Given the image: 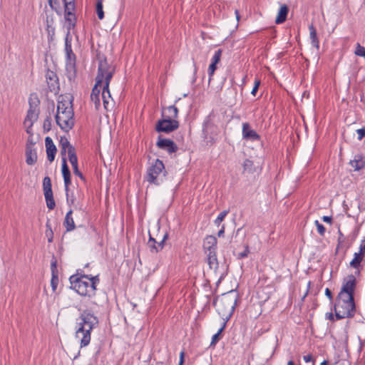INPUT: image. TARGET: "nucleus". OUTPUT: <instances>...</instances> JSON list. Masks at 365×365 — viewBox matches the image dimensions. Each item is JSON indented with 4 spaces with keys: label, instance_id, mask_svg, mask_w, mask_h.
<instances>
[{
    "label": "nucleus",
    "instance_id": "f257e3e1",
    "mask_svg": "<svg viewBox=\"0 0 365 365\" xmlns=\"http://www.w3.org/2000/svg\"><path fill=\"white\" fill-rule=\"evenodd\" d=\"M98 324V317L90 311L85 310L81 314L76 324V337L80 339L81 347L89 344L91 332Z\"/></svg>",
    "mask_w": 365,
    "mask_h": 365
},
{
    "label": "nucleus",
    "instance_id": "f03ea898",
    "mask_svg": "<svg viewBox=\"0 0 365 365\" xmlns=\"http://www.w3.org/2000/svg\"><path fill=\"white\" fill-rule=\"evenodd\" d=\"M70 281L73 289L81 296H93L95 294L96 284L99 279L97 276L82 275L80 277L71 276Z\"/></svg>",
    "mask_w": 365,
    "mask_h": 365
},
{
    "label": "nucleus",
    "instance_id": "7ed1b4c3",
    "mask_svg": "<svg viewBox=\"0 0 365 365\" xmlns=\"http://www.w3.org/2000/svg\"><path fill=\"white\" fill-rule=\"evenodd\" d=\"M334 311L337 319L352 317L355 312L354 297L338 295Z\"/></svg>",
    "mask_w": 365,
    "mask_h": 365
},
{
    "label": "nucleus",
    "instance_id": "20e7f679",
    "mask_svg": "<svg viewBox=\"0 0 365 365\" xmlns=\"http://www.w3.org/2000/svg\"><path fill=\"white\" fill-rule=\"evenodd\" d=\"M166 171L162 160L156 159L147 170L145 179L150 184L160 185L165 180Z\"/></svg>",
    "mask_w": 365,
    "mask_h": 365
},
{
    "label": "nucleus",
    "instance_id": "39448f33",
    "mask_svg": "<svg viewBox=\"0 0 365 365\" xmlns=\"http://www.w3.org/2000/svg\"><path fill=\"white\" fill-rule=\"evenodd\" d=\"M237 300V294L234 291H231L223 294L218 302L214 301L213 304L217 307V309L220 314L231 316L235 310Z\"/></svg>",
    "mask_w": 365,
    "mask_h": 365
},
{
    "label": "nucleus",
    "instance_id": "423d86ee",
    "mask_svg": "<svg viewBox=\"0 0 365 365\" xmlns=\"http://www.w3.org/2000/svg\"><path fill=\"white\" fill-rule=\"evenodd\" d=\"M112 65L109 64L106 59L100 60L98 67V73L96 77V83L92 89L91 96H100L102 84L106 83V75L112 68Z\"/></svg>",
    "mask_w": 365,
    "mask_h": 365
},
{
    "label": "nucleus",
    "instance_id": "0eeeda50",
    "mask_svg": "<svg viewBox=\"0 0 365 365\" xmlns=\"http://www.w3.org/2000/svg\"><path fill=\"white\" fill-rule=\"evenodd\" d=\"M29 109L28 110L26 117L24 120V125L28 127L27 133H29V128L33 125L34 123L37 120L39 109V100L36 96L31 95L29 98Z\"/></svg>",
    "mask_w": 365,
    "mask_h": 365
},
{
    "label": "nucleus",
    "instance_id": "6e6552de",
    "mask_svg": "<svg viewBox=\"0 0 365 365\" xmlns=\"http://www.w3.org/2000/svg\"><path fill=\"white\" fill-rule=\"evenodd\" d=\"M73 115V110H66L65 112L61 111V113H56L55 117L56 123L61 130L68 132L74 125Z\"/></svg>",
    "mask_w": 365,
    "mask_h": 365
},
{
    "label": "nucleus",
    "instance_id": "1a4fd4ad",
    "mask_svg": "<svg viewBox=\"0 0 365 365\" xmlns=\"http://www.w3.org/2000/svg\"><path fill=\"white\" fill-rule=\"evenodd\" d=\"M115 73V67L113 66L112 68H110V71L106 75V83L103 84L102 88V94L101 97L103 99V106L106 110H109V107H113V98H111V95L109 91V84L113 76Z\"/></svg>",
    "mask_w": 365,
    "mask_h": 365
},
{
    "label": "nucleus",
    "instance_id": "9d476101",
    "mask_svg": "<svg viewBox=\"0 0 365 365\" xmlns=\"http://www.w3.org/2000/svg\"><path fill=\"white\" fill-rule=\"evenodd\" d=\"M76 56L73 52L66 53V75L69 81H72L76 76Z\"/></svg>",
    "mask_w": 365,
    "mask_h": 365
},
{
    "label": "nucleus",
    "instance_id": "9b49d317",
    "mask_svg": "<svg viewBox=\"0 0 365 365\" xmlns=\"http://www.w3.org/2000/svg\"><path fill=\"white\" fill-rule=\"evenodd\" d=\"M179 127V122L175 119L165 118L162 120H159L156 124V131L160 133H170Z\"/></svg>",
    "mask_w": 365,
    "mask_h": 365
},
{
    "label": "nucleus",
    "instance_id": "f8f14e48",
    "mask_svg": "<svg viewBox=\"0 0 365 365\" xmlns=\"http://www.w3.org/2000/svg\"><path fill=\"white\" fill-rule=\"evenodd\" d=\"M43 189L47 207L49 210L54 209L56 203L53 196L51 180L49 177H45L43 180Z\"/></svg>",
    "mask_w": 365,
    "mask_h": 365
},
{
    "label": "nucleus",
    "instance_id": "ddd939ff",
    "mask_svg": "<svg viewBox=\"0 0 365 365\" xmlns=\"http://www.w3.org/2000/svg\"><path fill=\"white\" fill-rule=\"evenodd\" d=\"M356 287V278L353 274L347 276L343 282L341 289L339 294V296L352 297H354V292Z\"/></svg>",
    "mask_w": 365,
    "mask_h": 365
},
{
    "label": "nucleus",
    "instance_id": "4468645a",
    "mask_svg": "<svg viewBox=\"0 0 365 365\" xmlns=\"http://www.w3.org/2000/svg\"><path fill=\"white\" fill-rule=\"evenodd\" d=\"M156 145L158 148L167 151L169 154L175 153L178 150V146L173 140L168 138L158 137Z\"/></svg>",
    "mask_w": 365,
    "mask_h": 365
},
{
    "label": "nucleus",
    "instance_id": "2eb2a0df",
    "mask_svg": "<svg viewBox=\"0 0 365 365\" xmlns=\"http://www.w3.org/2000/svg\"><path fill=\"white\" fill-rule=\"evenodd\" d=\"M72 101L73 99L71 96H60L57 103V113H61V111L65 112L66 110H73Z\"/></svg>",
    "mask_w": 365,
    "mask_h": 365
},
{
    "label": "nucleus",
    "instance_id": "dca6fc26",
    "mask_svg": "<svg viewBox=\"0 0 365 365\" xmlns=\"http://www.w3.org/2000/svg\"><path fill=\"white\" fill-rule=\"evenodd\" d=\"M222 50L218 49L215 51V53L211 59V63L209 66L207 72L209 75V81L211 80L212 77L214 75L215 71L217 69V64L220 63L221 56H222Z\"/></svg>",
    "mask_w": 365,
    "mask_h": 365
},
{
    "label": "nucleus",
    "instance_id": "f3484780",
    "mask_svg": "<svg viewBox=\"0 0 365 365\" xmlns=\"http://www.w3.org/2000/svg\"><path fill=\"white\" fill-rule=\"evenodd\" d=\"M62 175H63V180H64L66 194V196L68 197V187L71 185V173H70L68 166L67 165L66 158H62Z\"/></svg>",
    "mask_w": 365,
    "mask_h": 365
},
{
    "label": "nucleus",
    "instance_id": "a211bd4d",
    "mask_svg": "<svg viewBox=\"0 0 365 365\" xmlns=\"http://www.w3.org/2000/svg\"><path fill=\"white\" fill-rule=\"evenodd\" d=\"M242 136L244 139L252 141L257 140L260 138L256 131L251 129L248 123H244L242 124Z\"/></svg>",
    "mask_w": 365,
    "mask_h": 365
},
{
    "label": "nucleus",
    "instance_id": "6ab92c4d",
    "mask_svg": "<svg viewBox=\"0 0 365 365\" xmlns=\"http://www.w3.org/2000/svg\"><path fill=\"white\" fill-rule=\"evenodd\" d=\"M45 145L46 149L47 158L49 162H53L54 160L57 149L53 142V140L50 137L46 138Z\"/></svg>",
    "mask_w": 365,
    "mask_h": 365
},
{
    "label": "nucleus",
    "instance_id": "aec40b11",
    "mask_svg": "<svg viewBox=\"0 0 365 365\" xmlns=\"http://www.w3.org/2000/svg\"><path fill=\"white\" fill-rule=\"evenodd\" d=\"M26 163L32 165L35 164L37 161V153L36 148L33 146V145L26 144Z\"/></svg>",
    "mask_w": 365,
    "mask_h": 365
},
{
    "label": "nucleus",
    "instance_id": "412c9836",
    "mask_svg": "<svg viewBox=\"0 0 365 365\" xmlns=\"http://www.w3.org/2000/svg\"><path fill=\"white\" fill-rule=\"evenodd\" d=\"M46 79L51 91H56L58 88V78L56 73L48 71L46 74Z\"/></svg>",
    "mask_w": 365,
    "mask_h": 365
},
{
    "label": "nucleus",
    "instance_id": "4be33fe9",
    "mask_svg": "<svg viewBox=\"0 0 365 365\" xmlns=\"http://www.w3.org/2000/svg\"><path fill=\"white\" fill-rule=\"evenodd\" d=\"M203 248L205 253L216 252L217 250V238L214 236H207L203 243Z\"/></svg>",
    "mask_w": 365,
    "mask_h": 365
},
{
    "label": "nucleus",
    "instance_id": "5701e85b",
    "mask_svg": "<svg viewBox=\"0 0 365 365\" xmlns=\"http://www.w3.org/2000/svg\"><path fill=\"white\" fill-rule=\"evenodd\" d=\"M207 262L211 269H213L215 272L217 270L219 267V263L217 258L216 252L212 251V252H207Z\"/></svg>",
    "mask_w": 365,
    "mask_h": 365
},
{
    "label": "nucleus",
    "instance_id": "b1692460",
    "mask_svg": "<svg viewBox=\"0 0 365 365\" xmlns=\"http://www.w3.org/2000/svg\"><path fill=\"white\" fill-rule=\"evenodd\" d=\"M73 211L70 210L66 215L63 225L67 232H71L75 229V223L72 217Z\"/></svg>",
    "mask_w": 365,
    "mask_h": 365
},
{
    "label": "nucleus",
    "instance_id": "393cba45",
    "mask_svg": "<svg viewBox=\"0 0 365 365\" xmlns=\"http://www.w3.org/2000/svg\"><path fill=\"white\" fill-rule=\"evenodd\" d=\"M289 11L288 6L285 4L281 6L277 16L275 19V23L277 24H282L285 21Z\"/></svg>",
    "mask_w": 365,
    "mask_h": 365
},
{
    "label": "nucleus",
    "instance_id": "a878e982",
    "mask_svg": "<svg viewBox=\"0 0 365 365\" xmlns=\"http://www.w3.org/2000/svg\"><path fill=\"white\" fill-rule=\"evenodd\" d=\"M350 165L355 170H359L365 166V160L360 155H356L354 158L350 161Z\"/></svg>",
    "mask_w": 365,
    "mask_h": 365
},
{
    "label": "nucleus",
    "instance_id": "bb28decb",
    "mask_svg": "<svg viewBox=\"0 0 365 365\" xmlns=\"http://www.w3.org/2000/svg\"><path fill=\"white\" fill-rule=\"evenodd\" d=\"M69 161L72 165L73 173L78 176L81 179L84 180L83 174L79 171L78 167V158L76 154H71V156L68 158Z\"/></svg>",
    "mask_w": 365,
    "mask_h": 365
},
{
    "label": "nucleus",
    "instance_id": "cd10ccee",
    "mask_svg": "<svg viewBox=\"0 0 365 365\" xmlns=\"http://www.w3.org/2000/svg\"><path fill=\"white\" fill-rule=\"evenodd\" d=\"M309 30L312 45L318 49L319 47V41L317 38V31L313 24L309 25Z\"/></svg>",
    "mask_w": 365,
    "mask_h": 365
},
{
    "label": "nucleus",
    "instance_id": "c85d7f7f",
    "mask_svg": "<svg viewBox=\"0 0 365 365\" xmlns=\"http://www.w3.org/2000/svg\"><path fill=\"white\" fill-rule=\"evenodd\" d=\"M60 146L61 148H67L68 149V158L71 156V154H76L75 148L73 145H71L70 142L66 137H61L60 140Z\"/></svg>",
    "mask_w": 365,
    "mask_h": 365
},
{
    "label": "nucleus",
    "instance_id": "c756f323",
    "mask_svg": "<svg viewBox=\"0 0 365 365\" xmlns=\"http://www.w3.org/2000/svg\"><path fill=\"white\" fill-rule=\"evenodd\" d=\"M65 20H66L68 31L70 32V30L73 29L76 26V16L74 14H70L69 16H68L67 14H65Z\"/></svg>",
    "mask_w": 365,
    "mask_h": 365
},
{
    "label": "nucleus",
    "instance_id": "7c9ffc66",
    "mask_svg": "<svg viewBox=\"0 0 365 365\" xmlns=\"http://www.w3.org/2000/svg\"><path fill=\"white\" fill-rule=\"evenodd\" d=\"M363 258L364 255L361 253L355 252L353 259L350 262V266L354 268H358Z\"/></svg>",
    "mask_w": 365,
    "mask_h": 365
},
{
    "label": "nucleus",
    "instance_id": "2f4dec72",
    "mask_svg": "<svg viewBox=\"0 0 365 365\" xmlns=\"http://www.w3.org/2000/svg\"><path fill=\"white\" fill-rule=\"evenodd\" d=\"M167 111L168 112V115H166L167 118L171 119H176L178 115V109L175 106H170L167 108Z\"/></svg>",
    "mask_w": 365,
    "mask_h": 365
},
{
    "label": "nucleus",
    "instance_id": "473e14b6",
    "mask_svg": "<svg viewBox=\"0 0 365 365\" xmlns=\"http://www.w3.org/2000/svg\"><path fill=\"white\" fill-rule=\"evenodd\" d=\"M64 7H65V14H67L68 16L70 14H73V11L75 9L74 1H63Z\"/></svg>",
    "mask_w": 365,
    "mask_h": 365
},
{
    "label": "nucleus",
    "instance_id": "72a5a7b5",
    "mask_svg": "<svg viewBox=\"0 0 365 365\" xmlns=\"http://www.w3.org/2000/svg\"><path fill=\"white\" fill-rule=\"evenodd\" d=\"M71 41H72V37L70 35V32L68 31L67 34L65 38V52L66 53H70L73 52L72 47H71Z\"/></svg>",
    "mask_w": 365,
    "mask_h": 365
},
{
    "label": "nucleus",
    "instance_id": "f704fd0d",
    "mask_svg": "<svg viewBox=\"0 0 365 365\" xmlns=\"http://www.w3.org/2000/svg\"><path fill=\"white\" fill-rule=\"evenodd\" d=\"M96 13L100 20H102L104 18L102 0H98L96 2Z\"/></svg>",
    "mask_w": 365,
    "mask_h": 365
},
{
    "label": "nucleus",
    "instance_id": "c9c22d12",
    "mask_svg": "<svg viewBox=\"0 0 365 365\" xmlns=\"http://www.w3.org/2000/svg\"><path fill=\"white\" fill-rule=\"evenodd\" d=\"M225 327V323L223 324V326L218 330V331L214 334L212 337V341H211V343H210V346H213V345H215L216 343L219 341L220 339V335L221 334V332L223 331L224 328Z\"/></svg>",
    "mask_w": 365,
    "mask_h": 365
},
{
    "label": "nucleus",
    "instance_id": "e433bc0d",
    "mask_svg": "<svg viewBox=\"0 0 365 365\" xmlns=\"http://www.w3.org/2000/svg\"><path fill=\"white\" fill-rule=\"evenodd\" d=\"M228 214V211L227 210H224L222 212H221L218 216L217 217V218L215 220V224L217 225V226H220V223L224 220V219L225 218V217L227 216V215Z\"/></svg>",
    "mask_w": 365,
    "mask_h": 365
},
{
    "label": "nucleus",
    "instance_id": "4c0bfd02",
    "mask_svg": "<svg viewBox=\"0 0 365 365\" xmlns=\"http://www.w3.org/2000/svg\"><path fill=\"white\" fill-rule=\"evenodd\" d=\"M156 244L157 242L155 241V240L151 236H150L148 245L150 248L151 252H158L159 251V249L157 247Z\"/></svg>",
    "mask_w": 365,
    "mask_h": 365
},
{
    "label": "nucleus",
    "instance_id": "58836bf2",
    "mask_svg": "<svg viewBox=\"0 0 365 365\" xmlns=\"http://www.w3.org/2000/svg\"><path fill=\"white\" fill-rule=\"evenodd\" d=\"M354 53L358 56H361L365 58V48L361 46L359 43L356 44V48Z\"/></svg>",
    "mask_w": 365,
    "mask_h": 365
},
{
    "label": "nucleus",
    "instance_id": "ea45409f",
    "mask_svg": "<svg viewBox=\"0 0 365 365\" xmlns=\"http://www.w3.org/2000/svg\"><path fill=\"white\" fill-rule=\"evenodd\" d=\"M314 224L317 228V232L321 236H324L326 232L324 226L321 224L318 220H315Z\"/></svg>",
    "mask_w": 365,
    "mask_h": 365
},
{
    "label": "nucleus",
    "instance_id": "a19ab883",
    "mask_svg": "<svg viewBox=\"0 0 365 365\" xmlns=\"http://www.w3.org/2000/svg\"><path fill=\"white\" fill-rule=\"evenodd\" d=\"M58 277L56 274H52V277H51V287H52V289L53 291H56V288H57V286H58Z\"/></svg>",
    "mask_w": 365,
    "mask_h": 365
},
{
    "label": "nucleus",
    "instance_id": "79ce46f5",
    "mask_svg": "<svg viewBox=\"0 0 365 365\" xmlns=\"http://www.w3.org/2000/svg\"><path fill=\"white\" fill-rule=\"evenodd\" d=\"M252 167H253V163L252 161L248 160V159H246L245 161H244V163H243V168H244V171H249L250 172L252 169Z\"/></svg>",
    "mask_w": 365,
    "mask_h": 365
},
{
    "label": "nucleus",
    "instance_id": "37998d69",
    "mask_svg": "<svg viewBox=\"0 0 365 365\" xmlns=\"http://www.w3.org/2000/svg\"><path fill=\"white\" fill-rule=\"evenodd\" d=\"M249 253H250V249H249V246L247 245L245 246V250L243 252L237 254V259L245 258L248 256Z\"/></svg>",
    "mask_w": 365,
    "mask_h": 365
},
{
    "label": "nucleus",
    "instance_id": "c03bdc74",
    "mask_svg": "<svg viewBox=\"0 0 365 365\" xmlns=\"http://www.w3.org/2000/svg\"><path fill=\"white\" fill-rule=\"evenodd\" d=\"M91 99L95 105V108L98 110L101 106L100 96H91Z\"/></svg>",
    "mask_w": 365,
    "mask_h": 365
},
{
    "label": "nucleus",
    "instance_id": "a18cd8bd",
    "mask_svg": "<svg viewBox=\"0 0 365 365\" xmlns=\"http://www.w3.org/2000/svg\"><path fill=\"white\" fill-rule=\"evenodd\" d=\"M51 128V118L50 117H47L43 121V128L44 130L48 131Z\"/></svg>",
    "mask_w": 365,
    "mask_h": 365
},
{
    "label": "nucleus",
    "instance_id": "49530a36",
    "mask_svg": "<svg viewBox=\"0 0 365 365\" xmlns=\"http://www.w3.org/2000/svg\"><path fill=\"white\" fill-rule=\"evenodd\" d=\"M260 85V80L259 79H255V86L251 91V93L253 95V96H255L257 92V90H258V88Z\"/></svg>",
    "mask_w": 365,
    "mask_h": 365
},
{
    "label": "nucleus",
    "instance_id": "de8ad7c7",
    "mask_svg": "<svg viewBox=\"0 0 365 365\" xmlns=\"http://www.w3.org/2000/svg\"><path fill=\"white\" fill-rule=\"evenodd\" d=\"M46 31H47L48 36H51V38H52V37L55 34L54 26L53 25H48V26H46Z\"/></svg>",
    "mask_w": 365,
    "mask_h": 365
},
{
    "label": "nucleus",
    "instance_id": "09e8293b",
    "mask_svg": "<svg viewBox=\"0 0 365 365\" xmlns=\"http://www.w3.org/2000/svg\"><path fill=\"white\" fill-rule=\"evenodd\" d=\"M356 133L358 134V140H361L365 136V128H359L356 130Z\"/></svg>",
    "mask_w": 365,
    "mask_h": 365
},
{
    "label": "nucleus",
    "instance_id": "8fccbe9b",
    "mask_svg": "<svg viewBox=\"0 0 365 365\" xmlns=\"http://www.w3.org/2000/svg\"><path fill=\"white\" fill-rule=\"evenodd\" d=\"M358 253H361L362 255H364L365 253V238L361 240L359 246V251Z\"/></svg>",
    "mask_w": 365,
    "mask_h": 365
},
{
    "label": "nucleus",
    "instance_id": "3c124183",
    "mask_svg": "<svg viewBox=\"0 0 365 365\" xmlns=\"http://www.w3.org/2000/svg\"><path fill=\"white\" fill-rule=\"evenodd\" d=\"M167 238H168V235H165L163 236V240L160 242H157V244H158L157 247L159 249V250H161L163 248L165 240Z\"/></svg>",
    "mask_w": 365,
    "mask_h": 365
},
{
    "label": "nucleus",
    "instance_id": "603ef678",
    "mask_svg": "<svg viewBox=\"0 0 365 365\" xmlns=\"http://www.w3.org/2000/svg\"><path fill=\"white\" fill-rule=\"evenodd\" d=\"M242 229V227H240V228H238V229L236 230L235 233L232 236V238H231V240H230V243H232V242H233L234 239H235V238L237 237V235H238L240 234V232H241Z\"/></svg>",
    "mask_w": 365,
    "mask_h": 365
},
{
    "label": "nucleus",
    "instance_id": "864d4df0",
    "mask_svg": "<svg viewBox=\"0 0 365 365\" xmlns=\"http://www.w3.org/2000/svg\"><path fill=\"white\" fill-rule=\"evenodd\" d=\"M303 359L307 363L311 362V361H313V358H312V356L311 354H307V355L304 356Z\"/></svg>",
    "mask_w": 365,
    "mask_h": 365
},
{
    "label": "nucleus",
    "instance_id": "5fc2aeb1",
    "mask_svg": "<svg viewBox=\"0 0 365 365\" xmlns=\"http://www.w3.org/2000/svg\"><path fill=\"white\" fill-rule=\"evenodd\" d=\"M56 4V1H54V2H53V0H48V4H49L50 7H51L53 10L56 11L58 13V11L57 7H56V6H54V4Z\"/></svg>",
    "mask_w": 365,
    "mask_h": 365
},
{
    "label": "nucleus",
    "instance_id": "6e6d98bb",
    "mask_svg": "<svg viewBox=\"0 0 365 365\" xmlns=\"http://www.w3.org/2000/svg\"><path fill=\"white\" fill-rule=\"evenodd\" d=\"M185 352L182 351L180 354V361L178 365H182L184 363Z\"/></svg>",
    "mask_w": 365,
    "mask_h": 365
},
{
    "label": "nucleus",
    "instance_id": "4d7b16f0",
    "mask_svg": "<svg viewBox=\"0 0 365 365\" xmlns=\"http://www.w3.org/2000/svg\"><path fill=\"white\" fill-rule=\"evenodd\" d=\"M322 220L325 222L331 224L332 222V217L331 216H324Z\"/></svg>",
    "mask_w": 365,
    "mask_h": 365
},
{
    "label": "nucleus",
    "instance_id": "13d9d810",
    "mask_svg": "<svg viewBox=\"0 0 365 365\" xmlns=\"http://www.w3.org/2000/svg\"><path fill=\"white\" fill-rule=\"evenodd\" d=\"M46 26H48V25H53V19L52 17L47 16L46 19Z\"/></svg>",
    "mask_w": 365,
    "mask_h": 365
},
{
    "label": "nucleus",
    "instance_id": "bf43d9fd",
    "mask_svg": "<svg viewBox=\"0 0 365 365\" xmlns=\"http://www.w3.org/2000/svg\"><path fill=\"white\" fill-rule=\"evenodd\" d=\"M325 294L329 299H332V293L329 288H327L325 289Z\"/></svg>",
    "mask_w": 365,
    "mask_h": 365
},
{
    "label": "nucleus",
    "instance_id": "052dcab7",
    "mask_svg": "<svg viewBox=\"0 0 365 365\" xmlns=\"http://www.w3.org/2000/svg\"><path fill=\"white\" fill-rule=\"evenodd\" d=\"M225 225H223L221 227V229L219 230L218 233H217V236L219 237H223L224 236V233H225Z\"/></svg>",
    "mask_w": 365,
    "mask_h": 365
},
{
    "label": "nucleus",
    "instance_id": "680f3d73",
    "mask_svg": "<svg viewBox=\"0 0 365 365\" xmlns=\"http://www.w3.org/2000/svg\"><path fill=\"white\" fill-rule=\"evenodd\" d=\"M326 319H329L331 321L334 320V315L331 312H328L326 314Z\"/></svg>",
    "mask_w": 365,
    "mask_h": 365
},
{
    "label": "nucleus",
    "instance_id": "e2e57ef3",
    "mask_svg": "<svg viewBox=\"0 0 365 365\" xmlns=\"http://www.w3.org/2000/svg\"><path fill=\"white\" fill-rule=\"evenodd\" d=\"M56 268V261H54L51 263V270L52 274H54V269Z\"/></svg>",
    "mask_w": 365,
    "mask_h": 365
},
{
    "label": "nucleus",
    "instance_id": "0e129e2a",
    "mask_svg": "<svg viewBox=\"0 0 365 365\" xmlns=\"http://www.w3.org/2000/svg\"><path fill=\"white\" fill-rule=\"evenodd\" d=\"M68 153V149L67 148H61V155H66V153Z\"/></svg>",
    "mask_w": 365,
    "mask_h": 365
},
{
    "label": "nucleus",
    "instance_id": "69168bd1",
    "mask_svg": "<svg viewBox=\"0 0 365 365\" xmlns=\"http://www.w3.org/2000/svg\"><path fill=\"white\" fill-rule=\"evenodd\" d=\"M235 15H236L237 20L239 21V19H240V14H239V11L237 10L235 11Z\"/></svg>",
    "mask_w": 365,
    "mask_h": 365
},
{
    "label": "nucleus",
    "instance_id": "338daca9",
    "mask_svg": "<svg viewBox=\"0 0 365 365\" xmlns=\"http://www.w3.org/2000/svg\"><path fill=\"white\" fill-rule=\"evenodd\" d=\"M287 365H294V364L292 361H289Z\"/></svg>",
    "mask_w": 365,
    "mask_h": 365
},
{
    "label": "nucleus",
    "instance_id": "774afa93",
    "mask_svg": "<svg viewBox=\"0 0 365 365\" xmlns=\"http://www.w3.org/2000/svg\"><path fill=\"white\" fill-rule=\"evenodd\" d=\"M327 361H322L320 365H327Z\"/></svg>",
    "mask_w": 365,
    "mask_h": 365
}]
</instances>
